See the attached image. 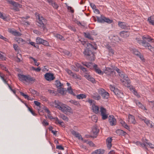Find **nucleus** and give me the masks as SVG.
Listing matches in <instances>:
<instances>
[{"instance_id": "obj_36", "label": "nucleus", "mask_w": 154, "mask_h": 154, "mask_svg": "<svg viewBox=\"0 0 154 154\" xmlns=\"http://www.w3.org/2000/svg\"><path fill=\"white\" fill-rule=\"evenodd\" d=\"M101 96L103 99H107L109 97V94L106 91Z\"/></svg>"}, {"instance_id": "obj_55", "label": "nucleus", "mask_w": 154, "mask_h": 154, "mask_svg": "<svg viewBox=\"0 0 154 154\" xmlns=\"http://www.w3.org/2000/svg\"><path fill=\"white\" fill-rule=\"evenodd\" d=\"M28 108V110H29V111L31 112V113L34 116H36V114L33 111L32 109L29 107L28 106H26Z\"/></svg>"}, {"instance_id": "obj_5", "label": "nucleus", "mask_w": 154, "mask_h": 154, "mask_svg": "<svg viewBox=\"0 0 154 154\" xmlns=\"http://www.w3.org/2000/svg\"><path fill=\"white\" fill-rule=\"evenodd\" d=\"M97 21L99 23H104L105 22L109 23H111L112 22V20H110L108 18H107L104 16L101 15L100 17H97Z\"/></svg>"}, {"instance_id": "obj_1", "label": "nucleus", "mask_w": 154, "mask_h": 154, "mask_svg": "<svg viewBox=\"0 0 154 154\" xmlns=\"http://www.w3.org/2000/svg\"><path fill=\"white\" fill-rule=\"evenodd\" d=\"M97 49L96 45L94 44V45H92L91 47H86L83 53L84 56L88 60L92 61L94 60L95 58L94 53L92 51L93 49L96 50Z\"/></svg>"}, {"instance_id": "obj_3", "label": "nucleus", "mask_w": 154, "mask_h": 154, "mask_svg": "<svg viewBox=\"0 0 154 154\" xmlns=\"http://www.w3.org/2000/svg\"><path fill=\"white\" fill-rule=\"evenodd\" d=\"M55 106L65 113L67 112H69V110L71 109L70 107L58 101H55Z\"/></svg>"}, {"instance_id": "obj_54", "label": "nucleus", "mask_w": 154, "mask_h": 154, "mask_svg": "<svg viewBox=\"0 0 154 154\" xmlns=\"http://www.w3.org/2000/svg\"><path fill=\"white\" fill-rule=\"evenodd\" d=\"M108 114H106V113L101 115L102 116V119L103 120H105L107 119L108 117Z\"/></svg>"}, {"instance_id": "obj_40", "label": "nucleus", "mask_w": 154, "mask_h": 154, "mask_svg": "<svg viewBox=\"0 0 154 154\" xmlns=\"http://www.w3.org/2000/svg\"><path fill=\"white\" fill-rule=\"evenodd\" d=\"M130 89L131 90H133V93L138 98L140 97V96L139 94H138L137 92L136 91V90L134 88H130Z\"/></svg>"}, {"instance_id": "obj_52", "label": "nucleus", "mask_w": 154, "mask_h": 154, "mask_svg": "<svg viewBox=\"0 0 154 154\" xmlns=\"http://www.w3.org/2000/svg\"><path fill=\"white\" fill-rule=\"evenodd\" d=\"M16 41L18 43H20L21 42H23L24 40L21 38H17L15 39Z\"/></svg>"}, {"instance_id": "obj_21", "label": "nucleus", "mask_w": 154, "mask_h": 154, "mask_svg": "<svg viewBox=\"0 0 154 154\" xmlns=\"http://www.w3.org/2000/svg\"><path fill=\"white\" fill-rule=\"evenodd\" d=\"M128 122L130 123L135 124L136 123V121L134 116L132 115L129 114L128 116Z\"/></svg>"}, {"instance_id": "obj_4", "label": "nucleus", "mask_w": 154, "mask_h": 154, "mask_svg": "<svg viewBox=\"0 0 154 154\" xmlns=\"http://www.w3.org/2000/svg\"><path fill=\"white\" fill-rule=\"evenodd\" d=\"M18 76L19 80L21 81H25L27 82H34L35 81V79L29 75H25L19 74Z\"/></svg>"}, {"instance_id": "obj_8", "label": "nucleus", "mask_w": 154, "mask_h": 154, "mask_svg": "<svg viewBox=\"0 0 154 154\" xmlns=\"http://www.w3.org/2000/svg\"><path fill=\"white\" fill-rule=\"evenodd\" d=\"M45 77L46 80L49 81L53 80L55 79L54 74L50 73H46L45 75Z\"/></svg>"}, {"instance_id": "obj_18", "label": "nucleus", "mask_w": 154, "mask_h": 154, "mask_svg": "<svg viewBox=\"0 0 154 154\" xmlns=\"http://www.w3.org/2000/svg\"><path fill=\"white\" fill-rule=\"evenodd\" d=\"M120 35L121 37L126 38L129 36L130 33L128 32L122 31L120 33Z\"/></svg>"}, {"instance_id": "obj_22", "label": "nucleus", "mask_w": 154, "mask_h": 154, "mask_svg": "<svg viewBox=\"0 0 154 154\" xmlns=\"http://www.w3.org/2000/svg\"><path fill=\"white\" fill-rule=\"evenodd\" d=\"M92 97L94 100H99L101 99L100 96L97 93H94L92 95Z\"/></svg>"}, {"instance_id": "obj_51", "label": "nucleus", "mask_w": 154, "mask_h": 154, "mask_svg": "<svg viewBox=\"0 0 154 154\" xmlns=\"http://www.w3.org/2000/svg\"><path fill=\"white\" fill-rule=\"evenodd\" d=\"M41 44L43 45H44L46 46H50L48 42L47 41L44 40H43V41L42 43Z\"/></svg>"}, {"instance_id": "obj_24", "label": "nucleus", "mask_w": 154, "mask_h": 154, "mask_svg": "<svg viewBox=\"0 0 154 154\" xmlns=\"http://www.w3.org/2000/svg\"><path fill=\"white\" fill-rule=\"evenodd\" d=\"M99 132V130L96 126H94L92 128V132L94 135H97Z\"/></svg>"}, {"instance_id": "obj_47", "label": "nucleus", "mask_w": 154, "mask_h": 154, "mask_svg": "<svg viewBox=\"0 0 154 154\" xmlns=\"http://www.w3.org/2000/svg\"><path fill=\"white\" fill-rule=\"evenodd\" d=\"M100 112H101V115L106 113V109L102 107L100 108Z\"/></svg>"}, {"instance_id": "obj_20", "label": "nucleus", "mask_w": 154, "mask_h": 154, "mask_svg": "<svg viewBox=\"0 0 154 154\" xmlns=\"http://www.w3.org/2000/svg\"><path fill=\"white\" fill-rule=\"evenodd\" d=\"M112 140V138H108L106 140V142L108 148L110 149L112 146L111 142Z\"/></svg>"}, {"instance_id": "obj_33", "label": "nucleus", "mask_w": 154, "mask_h": 154, "mask_svg": "<svg viewBox=\"0 0 154 154\" xmlns=\"http://www.w3.org/2000/svg\"><path fill=\"white\" fill-rule=\"evenodd\" d=\"M85 37L86 38H88L89 39L93 40H94L93 38L91 36L90 34L89 33H86L84 32Z\"/></svg>"}, {"instance_id": "obj_14", "label": "nucleus", "mask_w": 154, "mask_h": 154, "mask_svg": "<svg viewBox=\"0 0 154 154\" xmlns=\"http://www.w3.org/2000/svg\"><path fill=\"white\" fill-rule=\"evenodd\" d=\"M142 45L143 46L145 47L146 48L150 50L151 51H152V49H153V47L149 44L148 43L145 41L143 42Z\"/></svg>"}, {"instance_id": "obj_57", "label": "nucleus", "mask_w": 154, "mask_h": 154, "mask_svg": "<svg viewBox=\"0 0 154 154\" xmlns=\"http://www.w3.org/2000/svg\"><path fill=\"white\" fill-rule=\"evenodd\" d=\"M133 52L134 54L138 56L140 54V53L136 49L133 50Z\"/></svg>"}, {"instance_id": "obj_23", "label": "nucleus", "mask_w": 154, "mask_h": 154, "mask_svg": "<svg viewBox=\"0 0 154 154\" xmlns=\"http://www.w3.org/2000/svg\"><path fill=\"white\" fill-rule=\"evenodd\" d=\"M104 72L106 74L108 75H111L112 74L115 73V72H113L112 69L109 68H106Z\"/></svg>"}, {"instance_id": "obj_6", "label": "nucleus", "mask_w": 154, "mask_h": 154, "mask_svg": "<svg viewBox=\"0 0 154 154\" xmlns=\"http://www.w3.org/2000/svg\"><path fill=\"white\" fill-rule=\"evenodd\" d=\"M145 141L143 143H141L140 142H138L137 145H140V146L146 149H147V146L148 145L151 148L154 149V145L151 143L148 142V140L146 139H145Z\"/></svg>"}, {"instance_id": "obj_44", "label": "nucleus", "mask_w": 154, "mask_h": 154, "mask_svg": "<svg viewBox=\"0 0 154 154\" xmlns=\"http://www.w3.org/2000/svg\"><path fill=\"white\" fill-rule=\"evenodd\" d=\"M55 36L57 38L59 39L62 40L63 41L65 40V38L64 37L60 34H56L55 35Z\"/></svg>"}, {"instance_id": "obj_15", "label": "nucleus", "mask_w": 154, "mask_h": 154, "mask_svg": "<svg viewBox=\"0 0 154 154\" xmlns=\"http://www.w3.org/2000/svg\"><path fill=\"white\" fill-rule=\"evenodd\" d=\"M119 98H122L123 96V94L120 90L116 88L114 93Z\"/></svg>"}, {"instance_id": "obj_37", "label": "nucleus", "mask_w": 154, "mask_h": 154, "mask_svg": "<svg viewBox=\"0 0 154 154\" xmlns=\"http://www.w3.org/2000/svg\"><path fill=\"white\" fill-rule=\"evenodd\" d=\"M142 38L144 39V38L147 39V41L149 42H154V39L151 38L150 37L148 36L146 37H145L144 36H143Z\"/></svg>"}, {"instance_id": "obj_34", "label": "nucleus", "mask_w": 154, "mask_h": 154, "mask_svg": "<svg viewBox=\"0 0 154 154\" xmlns=\"http://www.w3.org/2000/svg\"><path fill=\"white\" fill-rule=\"evenodd\" d=\"M98 92L101 96L106 91L103 88H100L98 89Z\"/></svg>"}, {"instance_id": "obj_28", "label": "nucleus", "mask_w": 154, "mask_h": 154, "mask_svg": "<svg viewBox=\"0 0 154 154\" xmlns=\"http://www.w3.org/2000/svg\"><path fill=\"white\" fill-rule=\"evenodd\" d=\"M93 69H94L95 71L98 74H101L102 73L101 70L98 68L97 65L95 64H94V65Z\"/></svg>"}, {"instance_id": "obj_25", "label": "nucleus", "mask_w": 154, "mask_h": 154, "mask_svg": "<svg viewBox=\"0 0 154 154\" xmlns=\"http://www.w3.org/2000/svg\"><path fill=\"white\" fill-rule=\"evenodd\" d=\"M135 103L141 109H142L143 110H146V108L144 106L142 103L140 102L138 100H136L135 101Z\"/></svg>"}, {"instance_id": "obj_27", "label": "nucleus", "mask_w": 154, "mask_h": 154, "mask_svg": "<svg viewBox=\"0 0 154 154\" xmlns=\"http://www.w3.org/2000/svg\"><path fill=\"white\" fill-rule=\"evenodd\" d=\"M147 21L150 24L154 26V16H151L147 19Z\"/></svg>"}, {"instance_id": "obj_13", "label": "nucleus", "mask_w": 154, "mask_h": 154, "mask_svg": "<svg viewBox=\"0 0 154 154\" xmlns=\"http://www.w3.org/2000/svg\"><path fill=\"white\" fill-rule=\"evenodd\" d=\"M82 64L83 65L86 66L88 68H89L90 69H93L94 65L93 63L91 62H82Z\"/></svg>"}, {"instance_id": "obj_64", "label": "nucleus", "mask_w": 154, "mask_h": 154, "mask_svg": "<svg viewBox=\"0 0 154 154\" xmlns=\"http://www.w3.org/2000/svg\"><path fill=\"white\" fill-rule=\"evenodd\" d=\"M56 148L59 149L64 150V148L61 145H57Z\"/></svg>"}, {"instance_id": "obj_45", "label": "nucleus", "mask_w": 154, "mask_h": 154, "mask_svg": "<svg viewBox=\"0 0 154 154\" xmlns=\"http://www.w3.org/2000/svg\"><path fill=\"white\" fill-rule=\"evenodd\" d=\"M72 76L75 79H81V76L79 75H77L75 73H73L72 74Z\"/></svg>"}, {"instance_id": "obj_7", "label": "nucleus", "mask_w": 154, "mask_h": 154, "mask_svg": "<svg viewBox=\"0 0 154 154\" xmlns=\"http://www.w3.org/2000/svg\"><path fill=\"white\" fill-rule=\"evenodd\" d=\"M9 3L12 5L15 8H14L13 9L15 10L16 11H19V9L18 8H22V5H20L17 2L11 0L9 1Z\"/></svg>"}, {"instance_id": "obj_30", "label": "nucleus", "mask_w": 154, "mask_h": 154, "mask_svg": "<svg viewBox=\"0 0 154 154\" xmlns=\"http://www.w3.org/2000/svg\"><path fill=\"white\" fill-rule=\"evenodd\" d=\"M81 43L84 46L86 47H91L92 44L85 41H81Z\"/></svg>"}, {"instance_id": "obj_59", "label": "nucleus", "mask_w": 154, "mask_h": 154, "mask_svg": "<svg viewBox=\"0 0 154 154\" xmlns=\"http://www.w3.org/2000/svg\"><path fill=\"white\" fill-rule=\"evenodd\" d=\"M66 71V72L70 75L72 76L73 72H72V71L68 69H66L65 70Z\"/></svg>"}, {"instance_id": "obj_38", "label": "nucleus", "mask_w": 154, "mask_h": 154, "mask_svg": "<svg viewBox=\"0 0 154 154\" xmlns=\"http://www.w3.org/2000/svg\"><path fill=\"white\" fill-rule=\"evenodd\" d=\"M43 39L39 37H38L36 39V42L37 44H41L42 43Z\"/></svg>"}, {"instance_id": "obj_11", "label": "nucleus", "mask_w": 154, "mask_h": 154, "mask_svg": "<svg viewBox=\"0 0 154 154\" xmlns=\"http://www.w3.org/2000/svg\"><path fill=\"white\" fill-rule=\"evenodd\" d=\"M109 38L113 42L115 43L119 42L120 41L119 37L117 35H111L109 36Z\"/></svg>"}, {"instance_id": "obj_63", "label": "nucleus", "mask_w": 154, "mask_h": 154, "mask_svg": "<svg viewBox=\"0 0 154 154\" xmlns=\"http://www.w3.org/2000/svg\"><path fill=\"white\" fill-rule=\"evenodd\" d=\"M0 38L4 40V41H5L6 42H8V39L5 38V37H4V36H3L2 35H0Z\"/></svg>"}, {"instance_id": "obj_61", "label": "nucleus", "mask_w": 154, "mask_h": 154, "mask_svg": "<svg viewBox=\"0 0 154 154\" xmlns=\"http://www.w3.org/2000/svg\"><path fill=\"white\" fill-rule=\"evenodd\" d=\"M42 123L44 126H46L49 125V123L45 119L43 120Z\"/></svg>"}, {"instance_id": "obj_17", "label": "nucleus", "mask_w": 154, "mask_h": 154, "mask_svg": "<svg viewBox=\"0 0 154 154\" xmlns=\"http://www.w3.org/2000/svg\"><path fill=\"white\" fill-rule=\"evenodd\" d=\"M105 150L102 149H97L92 152L91 154H103Z\"/></svg>"}, {"instance_id": "obj_35", "label": "nucleus", "mask_w": 154, "mask_h": 154, "mask_svg": "<svg viewBox=\"0 0 154 154\" xmlns=\"http://www.w3.org/2000/svg\"><path fill=\"white\" fill-rule=\"evenodd\" d=\"M86 97V96L84 94H78L76 96V97L78 99H82L85 98Z\"/></svg>"}, {"instance_id": "obj_50", "label": "nucleus", "mask_w": 154, "mask_h": 154, "mask_svg": "<svg viewBox=\"0 0 154 154\" xmlns=\"http://www.w3.org/2000/svg\"><path fill=\"white\" fill-rule=\"evenodd\" d=\"M29 58L33 60L35 63V65L38 66L39 65V63L38 62H37V60H36L35 59L32 57H30Z\"/></svg>"}, {"instance_id": "obj_39", "label": "nucleus", "mask_w": 154, "mask_h": 154, "mask_svg": "<svg viewBox=\"0 0 154 154\" xmlns=\"http://www.w3.org/2000/svg\"><path fill=\"white\" fill-rule=\"evenodd\" d=\"M67 90L69 93L72 95L73 96H75V93L73 92L71 86H69L67 88Z\"/></svg>"}, {"instance_id": "obj_56", "label": "nucleus", "mask_w": 154, "mask_h": 154, "mask_svg": "<svg viewBox=\"0 0 154 154\" xmlns=\"http://www.w3.org/2000/svg\"><path fill=\"white\" fill-rule=\"evenodd\" d=\"M20 93L21 95L24 97L25 98L27 99V100L28 99V98L29 97V96L28 95L24 94V93L22 92H20Z\"/></svg>"}, {"instance_id": "obj_16", "label": "nucleus", "mask_w": 154, "mask_h": 154, "mask_svg": "<svg viewBox=\"0 0 154 154\" xmlns=\"http://www.w3.org/2000/svg\"><path fill=\"white\" fill-rule=\"evenodd\" d=\"M84 77H85L87 80L91 82L92 83H94L95 82V80L90 75L88 74H86L84 75Z\"/></svg>"}, {"instance_id": "obj_60", "label": "nucleus", "mask_w": 154, "mask_h": 154, "mask_svg": "<svg viewBox=\"0 0 154 154\" xmlns=\"http://www.w3.org/2000/svg\"><path fill=\"white\" fill-rule=\"evenodd\" d=\"M79 68H80L84 72H86L87 71V69L86 68L83 67L82 66L80 65L79 66Z\"/></svg>"}, {"instance_id": "obj_9", "label": "nucleus", "mask_w": 154, "mask_h": 154, "mask_svg": "<svg viewBox=\"0 0 154 154\" xmlns=\"http://www.w3.org/2000/svg\"><path fill=\"white\" fill-rule=\"evenodd\" d=\"M119 75L121 77L123 78L126 81V82H127L128 84L127 87L129 86V85H130V82L128 76L126 75H125L124 73L122 72H121L120 73H119Z\"/></svg>"}, {"instance_id": "obj_29", "label": "nucleus", "mask_w": 154, "mask_h": 154, "mask_svg": "<svg viewBox=\"0 0 154 154\" xmlns=\"http://www.w3.org/2000/svg\"><path fill=\"white\" fill-rule=\"evenodd\" d=\"M99 107L98 106H96L94 104L92 105V109L93 111L96 114L98 113L99 112Z\"/></svg>"}, {"instance_id": "obj_19", "label": "nucleus", "mask_w": 154, "mask_h": 154, "mask_svg": "<svg viewBox=\"0 0 154 154\" xmlns=\"http://www.w3.org/2000/svg\"><path fill=\"white\" fill-rule=\"evenodd\" d=\"M106 47L109 51L110 54L112 55L114 54V51L112 47L109 45H107L106 46Z\"/></svg>"}, {"instance_id": "obj_58", "label": "nucleus", "mask_w": 154, "mask_h": 154, "mask_svg": "<svg viewBox=\"0 0 154 154\" xmlns=\"http://www.w3.org/2000/svg\"><path fill=\"white\" fill-rule=\"evenodd\" d=\"M29 43L32 45L33 46L36 48H38V45H36L34 42H31Z\"/></svg>"}, {"instance_id": "obj_49", "label": "nucleus", "mask_w": 154, "mask_h": 154, "mask_svg": "<svg viewBox=\"0 0 154 154\" xmlns=\"http://www.w3.org/2000/svg\"><path fill=\"white\" fill-rule=\"evenodd\" d=\"M32 69L33 70L37 72H39L41 71V69L40 67H38L37 68H35L33 66L32 67Z\"/></svg>"}, {"instance_id": "obj_32", "label": "nucleus", "mask_w": 154, "mask_h": 154, "mask_svg": "<svg viewBox=\"0 0 154 154\" xmlns=\"http://www.w3.org/2000/svg\"><path fill=\"white\" fill-rule=\"evenodd\" d=\"M55 85L56 87L57 88L61 87L63 86V84L61 83L60 81L58 80H56L55 81Z\"/></svg>"}, {"instance_id": "obj_43", "label": "nucleus", "mask_w": 154, "mask_h": 154, "mask_svg": "<svg viewBox=\"0 0 154 154\" xmlns=\"http://www.w3.org/2000/svg\"><path fill=\"white\" fill-rule=\"evenodd\" d=\"M29 91L33 95H36L37 96L38 95V93L34 89H33L32 88H30L29 89Z\"/></svg>"}, {"instance_id": "obj_2", "label": "nucleus", "mask_w": 154, "mask_h": 154, "mask_svg": "<svg viewBox=\"0 0 154 154\" xmlns=\"http://www.w3.org/2000/svg\"><path fill=\"white\" fill-rule=\"evenodd\" d=\"M35 15L37 19L38 26L41 29H42L44 32H46L47 29L46 25L47 24V20L37 13H35Z\"/></svg>"}, {"instance_id": "obj_10", "label": "nucleus", "mask_w": 154, "mask_h": 154, "mask_svg": "<svg viewBox=\"0 0 154 154\" xmlns=\"http://www.w3.org/2000/svg\"><path fill=\"white\" fill-rule=\"evenodd\" d=\"M109 122L110 125L113 126L116 124V121L115 117L113 115H110L108 117Z\"/></svg>"}, {"instance_id": "obj_46", "label": "nucleus", "mask_w": 154, "mask_h": 154, "mask_svg": "<svg viewBox=\"0 0 154 154\" xmlns=\"http://www.w3.org/2000/svg\"><path fill=\"white\" fill-rule=\"evenodd\" d=\"M60 117L63 120L66 121H68L69 120L68 118L63 114L60 115Z\"/></svg>"}, {"instance_id": "obj_41", "label": "nucleus", "mask_w": 154, "mask_h": 154, "mask_svg": "<svg viewBox=\"0 0 154 154\" xmlns=\"http://www.w3.org/2000/svg\"><path fill=\"white\" fill-rule=\"evenodd\" d=\"M10 32L15 36H20L21 35L20 32L17 31H11Z\"/></svg>"}, {"instance_id": "obj_12", "label": "nucleus", "mask_w": 154, "mask_h": 154, "mask_svg": "<svg viewBox=\"0 0 154 154\" xmlns=\"http://www.w3.org/2000/svg\"><path fill=\"white\" fill-rule=\"evenodd\" d=\"M118 25L122 29H129V26L124 22H119Z\"/></svg>"}, {"instance_id": "obj_48", "label": "nucleus", "mask_w": 154, "mask_h": 154, "mask_svg": "<svg viewBox=\"0 0 154 154\" xmlns=\"http://www.w3.org/2000/svg\"><path fill=\"white\" fill-rule=\"evenodd\" d=\"M54 8L56 9H57L58 7V5L54 1L52 2V3L51 4Z\"/></svg>"}, {"instance_id": "obj_26", "label": "nucleus", "mask_w": 154, "mask_h": 154, "mask_svg": "<svg viewBox=\"0 0 154 154\" xmlns=\"http://www.w3.org/2000/svg\"><path fill=\"white\" fill-rule=\"evenodd\" d=\"M57 91L58 93L62 94H64L66 92V90L65 88H61V87L58 88Z\"/></svg>"}, {"instance_id": "obj_53", "label": "nucleus", "mask_w": 154, "mask_h": 154, "mask_svg": "<svg viewBox=\"0 0 154 154\" xmlns=\"http://www.w3.org/2000/svg\"><path fill=\"white\" fill-rule=\"evenodd\" d=\"M48 92L49 93L53 95H55L56 94V92L55 91H52L51 90H48Z\"/></svg>"}, {"instance_id": "obj_42", "label": "nucleus", "mask_w": 154, "mask_h": 154, "mask_svg": "<svg viewBox=\"0 0 154 154\" xmlns=\"http://www.w3.org/2000/svg\"><path fill=\"white\" fill-rule=\"evenodd\" d=\"M69 102L75 105H76L78 106H80V104L79 102L78 101H76L75 100H71L69 101Z\"/></svg>"}, {"instance_id": "obj_31", "label": "nucleus", "mask_w": 154, "mask_h": 154, "mask_svg": "<svg viewBox=\"0 0 154 154\" xmlns=\"http://www.w3.org/2000/svg\"><path fill=\"white\" fill-rule=\"evenodd\" d=\"M120 123L125 128L127 129V130L130 129L129 127L124 121L122 120L120 121Z\"/></svg>"}, {"instance_id": "obj_62", "label": "nucleus", "mask_w": 154, "mask_h": 154, "mask_svg": "<svg viewBox=\"0 0 154 154\" xmlns=\"http://www.w3.org/2000/svg\"><path fill=\"white\" fill-rule=\"evenodd\" d=\"M0 59L3 60H5L6 59V57L0 53Z\"/></svg>"}]
</instances>
